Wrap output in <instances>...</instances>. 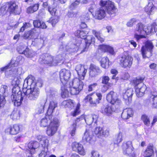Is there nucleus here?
<instances>
[{
	"mask_svg": "<svg viewBox=\"0 0 157 157\" xmlns=\"http://www.w3.org/2000/svg\"><path fill=\"white\" fill-rule=\"evenodd\" d=\"M75 70L80 78L83 79L87 71V69L84 66L79 64L76 66Z\"/></svg>",
	"mask_w": 157,
	"mask_h": 157,
	"instance_id": "aec40b11",
	"label": "nucleus"
},
{
	"mask_svg": "<svg viewBox=\"0 0 157 157\" xmlns=\"http://www.w3.org/2000/svg\"><path fill=\"white\" fill-rule=\"evenodd\" d=\"M106 99L112 105H117L118 97L117 94L113 91H111L106 96Z\"/></svg>",
	"mask_w": 157,
	"mask_h": 157,
	"instance_id": "dca6fc26",
	"label": "nucleus"
},
{
	"mask_svg": "<svg viewBox=\"0 0 157 157\" xmlns=\"http://www.w3.org/2000/svg\"><path fill=\"white\" fill-rule=\"evenodd\" d=\"M71 73L69 70L63 69L59 72L61 81L63 85L68 84L67 81L69 79Z\"/></svg>",
	"mask_w": 157,
	"mask_h": 157,
	"instance_id": "ddd939ff",
	"label": "nucleus"
},
{
	"mask_svg": "<svg viewBox=\"0 0 157 157\" xmlns=\"http://www.w3.org/2000/svg\"><path fill=\"white\" fill-rule=\"evenodd\" d=\"M44 55H42L40 58L39 60L41 62V63L47 64L50 66H56L58 63L60 62L62 60V58L59 59V56L54 57L52 56L47 55L45 56V58L43 59Z\"/></svg>",
	"mask_w": 157,
	"mask_h": 157,
	"instance_id": "423d86ee",
	"label": "nucleus"
},
{
	"mask_svg": "<svg viewBox=\"0 0 157 157\" xmlns=\"http://www.w3.org/2000/svg\"><path fill=\"white\" fill-rule=\"evenodd\" d=\"M19 117V112L17 110H14L10 115L11 118L13 120L18 119Z\"/></svg>",
	"mask_w": 157,
	"mask_h": 157,
	"instance_id": "864d4df0",
	"label": "nucleus"
},
{
	"mask_svg": "<svg viewBox=\"0 0 157 157\" xmlns=\"http://www.w3.org/2000/svg\"><path fill=\"white\" fill-rule=\"evenodd\" d=\"M91 157H99L100 154L98 152L94 151H93L91 152Z\"/></svg>",
	"mask_w": 157,
	"mask_h": 157,
	"instance_id": "774afa93",
	"label": "nucleus"
},
{
	"mask_svg": "<svg viewBox=\"0 0 157 157\" xmlns=\"http://www.w3.org/2000/svg\"><path fill=\"white\" fill-rule=\"evenodd\" d=\"M20 81L17 77L14 78L11 82V84L13 86L12 89V94L10 98L14 105L18 106H20L22 100L21 92L20 91L18 86Z\"/></svg>",
	"mask_w": 157,
	"mask_h": 157,
	"instance_id": "f257e3e1",
	"label": "nucleus"
},
{
	"mask_svg": "<svg viewBox=\"0 0 157 157\" xmlns=\"http://www.w3.org/2000/svg\"><path fill=\"white\" fill-rule=\"evenodd\" d=\"M72 148L73 151H78L81 155H84L85 154V150L82 145L76 142L73 143Z\"/></svg>",
	"mask_w": 157,
	"mask_h": 157,
	"instance_id": "412c9836",
	"label": "nucleus"
},
{
	"mask_svg": "<svg viewBox=\"0 0 157 157\" xmlns=\"http://www.w3.org/2000/svg\"><path fill=\"white\" fill-rule=\"evenodd\" d=\"M71 85L81 90L83 88V84L82 81L79 78H76L73 79Z\"/></svg>",
	"mask_w": 157,
	"mask_h": 157,
	"instance_id": "7c9ffc66",
	"label": "nucleus"
},
{
	"mask_svg": "<svg viewBox=\"0 0 157 157\" xmlns=\"http://www.w3.org/2000/svg\"><path fill=\"white\" fill-rule=\"evenodd\" d=\"M80 106V103H78L76 105L75 110H73L71 113V115L73 117H75L78 115L80 113L79 108Z\"/></svg>",
	"mask_w": 157,
	"mask_h": 157,
	"instance_id": "8fccbe9b",
	"label": "nucleus"
},
{
	"mask_svg": "<svg viewBox=\"0 0 157 157\" xmlns=\"http://www.w3.org/2000/svg\"><path fill=\"white\" fill-rule=\"evenodd\" d=\"M52 115H49L46 113L45 117L41 119L40 121V126L42 127H48L50 122L53 121L52 119Z\"/></svg>",
	"mask_w": 157,
	"mask_h": 157,
	"instance_id": "b1692460",
	"label": "nucleus"
},
{
	"mask_svg": "<svg viewBox=\"0 0 157 157\" xmlns=\"http://www.w3.org/2000/svg\"><path fill=\"white\" fill-rule=\"evenodd\" d=\"M23 87V93L29 100H35L38 98L40 93L38 87H32L29 85L27 88Z\"/></svg>",
	"mask_w": 157,
	"mask_h": 157,
	"instance_id": "7ed1b4c3",
	"label": "nucleus"
},
{
	"mask_svg": "<svg viewBox=\"0 0 157 157\" xmlns=\"http://www.w3.org/2000/svg\"><path fill=\"white\" fill-rule=\"evenodd\" d=\"M57 95V92L53 89H51L47 91V99L49 98L53 99L56 98Z\"/></svg>",
	"mask_w": 157,
	"mask_h": 157,
	"instance_id": "58836bf2",
	"label": "nucleus"
},
{
	"mask_svg": "<svg viewBox=\"0 0 157 157\" xmlns=\"http://www.w3.org/2000/svg\"><path fill=\"white\" fill-rule=\"evenodd\" d=\"M100 63L101 67L105 69L108 68L109 65V61L107 57L102 58L100 61Z\"/></svg>",
	"mask_w": 157,
	"mask_h": 157,
	"instance_id": "c03bdc74",
	"label": "nucleus"
},
{
	"mask_svg": "<svg viewBox=\"0 0 157 157\" xmlns=\"http://www.w3.org/2000/svg\"><path fill=\"white\" fill-rule=\"evenodd\" d=\"M75 1V2L72 3L70 6V8L71 10H73L80 3V0H73Z\"/></svg>",
	"mask_w": 157,
	"mask_h": 157,
	"instance_id": "bf43d9fd",
	"label": "nucleus"
},
{
	"mask_svg": "<svg viewBox=\"0 0 157 157\" xmlns=\"http://www.w3.org/2000/svg\"><path fill=\"white\" fill-rule=\"evenodd\" d=\"M144 10L148 15H150L154 13L156 8L152 2H150L144 8Z\"/></svg>",
	"mask_w": 157,
	"mask_h": 157,
	"instance_id": "c85d7f7f",
	"label": "nucleus"
},
{
	"mask_svg": "<svg viewBox=\"0 0 157 157\" xmlns=\"http://www.w3.org/2000/svg\"><path fill=\"white\" fill-rule=\"evenodd\" d=\"M106 15L105 10L102 7L95 11L94 17L98 20H101L105 17Z\"/></svg>",
	"mask_w": 157,
	"mask_h": 157,
	"instance_id": "cd10ccee",
	"label": "nucleus"
},
{
	"mask_svg": "<svg viewBox=\"0 0 157 157\" xmlns=\"http://www.w3.org/2000/svg\"><path fill=\"white\" fill-rule=\"evenodd\" d=\"M89 69V75L91 78L96 77L101 72V71L100 67L93 64L90 65Z\"/></svg>",
	"mask_w": 157,
	"mask_h": 157,
	"instance_id": "4468645a",
	"label": "nucleus"
},
{
	"mask_svg": "<svg viewBox=\"0 0 157 157\" xmlns=\"http://www.w3.org/2000/svg\"><path fill=\"white\" fill-rule=\"evenodd\" d=\"M71 84H69L68 86V88L69 90L70 93L71 95H76L78 94L81 91L80 90H79L78 89L74 87L73 86L71 87Z\"/></svg>",
	"mask_w": 157,
	"mask_h": 157,
	"instance_id": "09e8293b",
	"label": "nucleus"
},
{
	"mask_svg": "<svg viewBox=\"0 0 157 157\" xmlns=\"http://www.w3.org/2000/svg\"><path fill=\"white\" fill-rule=\"evenodd\" d=\"M8 94V87L5 85H2L0 88V95L4 96L5 98Z\"/></svg>",
	"mask_w": 157,
	"mask_h": 157,
	"instance_id": "49530a36",
	"label": "nucleus"
},
{
	"mask_svg": "<svg viewBox=\"0 0 157 157\" xmlns=\"http://www.w3.org/2000/svg\"><path fill=\"white\" fill-rule=\"evenodd\" d=\"M144 25L142 23H138L136 25V31L138 32V33L143 34H146L145 32L146 30H144Z\"/></svg>",
	"mask_w": 157,
	"mask_h": 157,
	"instance_id": "79ce46f5",
	"label": "nucleus"
},
{
	"mask_svg": "<svg viewBox=\"0 0 157 157\" xmlns=\"http://www.w3.org/2000/svg\"><path fill=\"white\" fill-rule=\"evenodd\" d=\"M39 6V4H35L30 6L27 9V13H33L38 10Z\"/></svg>",
	"mask_w": 157,
	"mask_h": 157,
	"instance_id": "a18cd8bd",
	"label": "nucleus"
},
{
	"mask_svg": "<svg viewBox=\"0 0 157 157\" xmlns=\"http://www.w3.org/2000/svg\"><path fill=\"white\" fill-rule=\"evenodd\" d=\"M6 103V100L5 97L0 95V109L4 107Z\"/></svg>",
	"mask_w": 157,
	"mask_h": 157,
	"instance_id": "13d9d810",
	"label": "nucleus"
},
{
	"mask_svg": "<svg viewBox=\"0 0 157 157\" xmlns=\"http://www.w3.org/2000/svg\"><path fill=\"white\" fill-rule=\"evenodd\" d=\"M8 10V7H7L6 5L3 6L0 9V15L3 16L4 14H5L7 12Z\"/></svg>",
	"mask_w": 157,
	"mask_h": 157,
	"instance_id": "052dcab7",
	"label": "nucleus"
},
{
	"mask_svg": "<svg viewBox=\"0 0 157 157\" xmlns=\"http://www.w3.org/2000/svg\"><path fill=\"white\" fill-rule=\"evenodd\" d=\"M58 21V18L57 17H52L49 21V22L53 26H54Z\"/></svg>",
	"mask_w": 157,
	"mask_h": 157,
	"instance_id": "4d7b16f0",
	"label": "nucleus"
},
{
	"mask_svg": "<svg viewBox=\"0 0 157 157\" xmlns=\"http://www.w3.org/2000/svg\"><path fill=\"white\" fill-rule=\"evenodd\" d=\"M20 126L18 124H14L13 126H9L5 130L6 133L8 134L16 135L20 131Z\"/></svg>",
	"mask_w": 157,
	"mask_h": 157,
	"instance_id": "2eb2a0df",
	"label": "nucleus"
},
{
	"mask_svg": "<svg viewBox=\"0 0 157 157\" xmlns=\"http://www.w3.org/2000/svg\"><path fill=\"white\" fill-rule=\"evenodd\" d=\"M14 61L13 60H11L10 63L7 66L1 68V70L2 71H6V70L9 69L11 67H13L14 66Z\"/></svg>",
	"mask_w": 157,
	"mask_h": 157,
	"instance_id": "6e6d98bb",
	"label": "nucleus"
},
{
	"mask_svg": "<svg viewBox=\"0 0 157 157\" xmlns=\"http://www.w3.org/2000/svg\"><path fill=\"white\" fill-rule=\"evenodd\" d=\"M100 6L105 8L106 10L107 13L109 15L114 14L117 10V8L115 7L114 3L109 1H100L99 3Z\"/></svg>",
	"mask_w": 157,
	"mask_h": 157,
	"instance_id": "6e6552de",
	"label": "nucleus"
},
{
	"mask_svg": "<svg viewBox=\"0 0 157 157\" xmlns=\"http://www.w3.org/2000/svg\"><path fill=\"white\" fill-rule=\"evenodd\" d=\"M78 118H80L81 120L79 122L80 124H82V122L85 121L87 124L90 125L94 121V123H96L98 118V116L95 114L88 115L86 116L85 117L84 116H82Z\"/></svg>",
	"mask_w": 157,
	"mask_h": 157,
	"instance_id": "f8f14e48",
	"label": "nucleus"
},
{
	"mask_svg": "<svg viewBox=\"0 0 157 157\" xmlns=\"http://www.w3.org/2000/svg\"><path fill=\"white\" fill-rule=\"evenodd\" d=\"M39 146V143L36 141H31L28 144V150L30 152L27 157H33L32 154L35 153L36 149Z\"/></svg>",
	"mask_w": 157,
	"mask_h": 157,
	"instance_id": "f3484780",
	"label": "nucleus"
},
{
	"mask_svg": "<svg viewBox=\"0 0 157 157\" xmlns=\"http://www.w3.org/2000/svg\"><path fill=\"white\" fill-rule=\"evenodd\" d=\"M154 47L150 41H146L145 45L142 46L140 51L143 58H149L152 56Z\"/></svg>",
	"mask_w": 157,
	"mask_h": 157,
	"instance_id": "39448f33",
	"label": "nucleus"
},
{
	"mask_svg": "<svg viewBox=\"0 0 157 157\" xmlns=\"http://www.w3.org/2000/svg\"><path fill=\"white\" fill-rule=\"evenodd\" d=\"M46 102H44L43 103H42L40 105L39 107V108L37 109L38 113H42L44 111V105L46 103Z\"/></svg>",
	"mask_w": 157,
	"mask_h": 157,
	"instance_id": "69168bd1",
	"label": "nucleus"
},
{
	"mask_svg": "<svg viewBox=\"0 0 157 157\" xmlns=\"http://www.w3.org/2000/svg\"><path fill=\"white\" fill-rule=\"evenodd\" d=\"M59 126V121L56 118H54L48 126L46 133L49 136H53L56 132Z\"/></svg>",
	"mask_w": 157,
	"mask_h": 157,
	"instance_id": "1a4fd4ad",
	"label": "nucleus"
},
{
	"mask_svg": "<svg viewBox=\"0 0 157 157\" xmlns=\"http://www.w3.org/2000/svg\"><path fill=\"white\" fill-rule=\"evenodd\" d=\"M38 34L36 29L33 28L27 32H25L23 35V37L25 39H35V37L37 36Z\"/></svg>",
	"mask_w": 157,
	"mask_h": 157,
	"instance_id": "4be33fe9",
	"label": "nucleus"
},
{
	"mask_svg": "<svg viewBox=\"0 0 157 157\" xmlns=\"http://www.w3.org/2000/svg\"><path fill=\"white\" fill-rule=\"evenodd\" d=\"M31 26L32 25L30 23H25L20 29V32H22L24 31L25 29L30 28L31 27Z\"/></svg>",
	"mask_w": 157,
	"mask_h": 157,
	"instance_id": "680f3d73",
	"label": "nucleus"
},
{
	"mask_svg": "<svg viewBox=\"0 0 157 157\" xmlns=\"http://www.w3.org/2000/svg\"><path fill=\"white\" fill-rule=\"evenodd\" d=\"M23 48L22 46H21L17 48V50L19 53L23 54L28 58H31L35 56V52L32 50L29 49L28 48H26L25 50H23V51L22 50H20V48Z\"/></svg>",
	"mask_w": 157,
	"mask_h": 157,
	"instance_id": "393cba45",
	"label": "nucleus"
},
{
	"mask_svg": "<svg viewBox=\"0 0 157 157\" xmlns=\"http://www.w3.org/2000/svg\"><path fill=\"white\" fill-rule=\"evenodd\" d=\"M92 135L90 131L86 130L82 137V141L84 142H87L91 143Z\"/></svg>",
	"mask_w": 157,
	"mask_h": 157,
	"instance_id": "473e14b6",
	"label": "nucleus"
},
{
	"mask_svg": "<svg viewBox=\"0 0 157 157\" xmlns=\"http://www.w3.org/2000/svg\"><path fill=\"white\" fill-rule=\"evenodd\" d=\"M113 105H103L101 108V112L104 115L110 116L112 114L113 112L116 111V109L113 108Z\"/></svg>",
	"mask_w": 157,
	"mask_h": 157,
	"instance_id": "5701e85b",
	"label": "nucleus"
},
{
	"mask_svg": "<svg viewBox=\"0 0 157 157\" xmlns=\"http://www.w3.org/2000/svg\"><path fill=\"white\" fill-rule=\"evenodd\" d=\"M133 58L129 55H123L120 58V64L124 68H130L132 64Z\"/></svg>",
	"mask_w": 157,
	"mask_h": 157,
	"instance_id": "9b49d317",
	"label": "nucleus"
},
{
	"mask_svg": "<svg viewBox=\"0 0 157 157\" xmlns=\"http://www.w3.org/2000/svg\"><path fill=\"white\" fill-rule=\"evenodd\" d=\"M91 15H90V13H86L84 15L80 17L81 21H84L87 22L90 20Z\"/></svg>",
	"mask_w": 157,
	"mask_h": 157,
	"instance_id": "3c124183",
	"label": "nucleus"
},
{
	"mask_svg": "<svg viewBox=\"0 0 157 157\" xmlns=\"http://www.w3.org/2000/svg\"><path fill=\"white\" fill-rule=\"evenodd\" d=\"M95 38L92 36H87L85 40L79 39L75 44L73 45L74 48L73 52H77L79 51L81 53L87 51L89 45L95 42Z\"/></svg>",
	"mask_w": 157,
	"mask_h": 157,
	"instance_id": "f03ea898",
	"label": "nucleus"
},
{
	"mask_svg": "<svg viewBox=\"0 0 157 157\" xmlns=\"http://www.w3.org/2000/svg\"><path fill=\"white\" fill-rule=\"evenodd\" d=\"M48 10L52 16H56L57 15L56 12V10L55 8H52L48 7Z\"/></svg>",
	"mask_w": 157,
	"mask_h": 157,
	"instance_id": "0e129e2a",
	"label": "nucleus"
},
{
	"mask_svg": "<svg viewBox=\"0 0 157 157\" xmlns=\"http://www.w3.org/2000/svg\"><path fill=\"white\" fill-rule=\"evenodd\" d=\"M109 80V78L108 76H105L102 77V83L105 85H107L108 83V82Z\"/></svg>",
	"mask_w": 157,
	"mask_h": 157,
	"instance_id": "338daca9",
	"label": "nucleus"
},
{
	"mask_svg": "<svg viewBox=\"0 0 157 157\" xmlns=\"http://www.w3.org/2000/svg\"><path fill=\"white\" fill-rule=\"evenodd\" d=\"M149 97L151 98L152 104L154 107H157V91L151 92Z\"/></svg>",
	"mask_w": 157,
	"mask_h": 157,
	"instance_id": "ea45409f",
	"label": "nucleus"
},
{
	"mask_svg": "<svg viewBox=\"0 0 157 157\" xmlns=\"http://www.w3.org/2000/svg\"><path fill=\"white\" fill-rule=\"evenodd\" d=\"M68 86L69 84H65L63 85V86L61 87V96L63 98L69 97L70 92L68 88Z\"/></svg>",
	"mask_w": 157,
	"mask_h": 157,
	"instance_id": "c9c22d12",
	"label": "nucleus"
},
{
	"mask_svg": "<svg viewBox=\"0 0 157 157\" xmlns=\"http://www.w3.org/2000/svg\"><path fill=\"white\" fill-rule=\"evenodd\" d=\"M99 49L101 50L103 52H108L112 55H114L115 54V52L113 48L109 45H100L99 46Z\"/></svg>",
	"mask_w": 157,
	"mask_h": 157,
	"instance_id": "f704fd0d",
	"label": "nucleus"
},
{
	"mask_svg": "<svg viewBox=\"0 0 157 157\" xmlns=\"http://www.w3.org/2000/svg\"><path fill=\"white\" fill-rule=\"evenodd\" d=\"M133 89L130 88L128 89L123 95V98L127 102H130L132 99V96L133 94Z\"/></svg>",
	"mask_w": 157,
	"mask_h": 157,
	"instance_id": "2f4dec72",
	"label": "nucleus"
},
{
	"mask_svg": "<svg viewBox=\"0 0 157 157\" xmlns=\"http://www.w3.org/2000/svg\"><path fill=\"white\" fill-rule=\"evenodd\" d=\"M154 146L152 144H149L144 152L145 157H154Z\"/></svg>",
	"mask_w": 157,
	"mask_h": 157,
	"instance_id": "bb28decb",
	"label": "nucleus"
},
{
	"mask_svg": "<svg viewBox=\"0 0 157 157\" xmlns=\"http://www.w3.org/2000/svg\"><path fill=\"white\" fill-rule=\"evenodd\" d=\"M157 31V25L155 23H153L151 25L147 27L145 32L147 35L150 33H153Z\"/></svg>",
	"mask_w": 157,
	"mask_h": 157,
	"instance_id": "4c0bfd02",
	"label": "nucleus"
},
{
	"mask_svg": "<svg viewBox=\"0 0 157 157\" xmlns=\"http://www.w3.org/2000/svg\"><path fill=\"white\" fill-rule=\"evenodd\" d=\"M144 78H140L134 80V83L135 85L136 93L137 96L138 97L143 96L146 89V86L142 82Z\"/></svg>",
	"mask_w": 157,
	"mask_h": 157,
	"instance_id": "20e7f679",
	"label": "nucleus"
},
{
	"mask_svg": "<svg viewBox=\"0 0 157 157\" xmlns=\"http://www.w3.org/2000/svg\"><path fill=\"white\" fill-rule=\"evenodd\" d=\"M134 111L132 109L128 108L124 109L122 113V118L124 119H127L133 117Z\"/></svg>",
	"mask_w": 157,
	"mask_h": 157,
	"instance_id": "a878e982",
	"label": "nucleus"
},
{
	"mask_svg": "<svg viewBox=\"0 0 157 157\" xmlns=\"http://www.w3.org/2000/svg\"><path fill=\"white\" fill-rule=\"evenodd\" d=\"M123 153L125 155L129 156L135 154L134 148L131 141H129L123 143L122 145Z\"/></svg>",
	"mask_w": 157,
	"mask_h": 157,
	"instance_id": "9d476101",
	"label": "nucleus"
},
{
	"mask_svg": "<svg viewBox=\"0 0 157 157\" xmlns=\"http://www.w3.org/2000/svg\"><path fill=\"white\" fill-rule=\"evenodd\" d=\"M151 99V98L149 96L146 100H144V105L146 107H149L151 105L152 107L156 108V107H154Z\"/></svg>",
	"mask_w": 157,
	"mask_h": 157,
	"instance_id": "603ef678",
	"label": "nucleus"
},
{
	"mask_svg": "<svg viewBox=\"0 0 157 157\" xmlns=\"http://www.w3.org/2000/svg\"><path fill=\"white\" fill-rule=\"evenodd\" d=\"M29 85L32 87H41L42 83L40 80L36 82L34 77L32 75H29L24 80L23 87L27 88Z\"/></svg>",
	"mask_w": 157,
	"mask_h": 157,
	"instance_id": "0eeeda50",
	"label": "nucleus"
},
{
	"mask_svg": "<svg viewBox=\"0 0 157 157\" xmlns=\"http://www.w3.org/2000/svg\"><path fill=\"white\" fill-rule=\"evenodd\" d=\"M62 105L66 107H69L72 109L75 107L74 101L71 99H68L63 101L62 102Z\"/></svg>",
	"mask_w": 157,
	"mask_h": 157,
	"instance_id": "a19ab883",
	"label": "nucleus"
},
{
	"mask_svg": "<svg viewBox=\"0 0 157 157\" xmlns=\"http://www.w3.org/2000/svg\"><path fill=\"white\" fill-rule=\"evenodd\" d=\"M81 120L80 118H77L73 123L71 126V130L70 132V134L71 136H73L75 135L76 127H78L80 125L79 122Z\"/></svg>",
	"mask_w": 157,
	"mask_h": 157,
	"instance_id": "e433bc0d",
	"label": "nucleus"
},
{
	"mask_svg": "<svg viewBox=\"0 0 157 157\" xmlns=\"http://www.w3.org/2000/svg\"><path fill=\"white\" fill-rule=\"evenodd\" d=\"M94 132L95 134L99 138H101V136L107 137L109 135V129L104 130L102 127H96Z\"/></svg>",
	"mask_w": 157,
	"mask_h": 157,
	"instance_id": "6ab92c4d",
	"label": "nucleus"
},
{
	"mask_svg": "<svg viewBox=\"0 0 157 157\" xmlns=\"http://www.w3.org/2000/svg\"><path fill=\"white\" fill-rule=\"evenodd\" d=\"M57 106V103L55 101H50L47 113L49 115H52V114L56 108Z\"/></svg>",
	"mask_w": 157,
	"mask_h": 157,
	"instance_id": "72a5a7b5",
	"label": "nucleus"
},
{
	"mask_svg": "<svg viewBox=\"0 0 157 157\" xmlns=\"http://www.w3.org/2000/svg\"><path fill=\"white\" fill-rule=\"evenodd\" d=\"M89 32L88 29H85L84 30H77L75 33V35L78 37H80L81 39H83L84 40L86 38V36Z\"/></svg>",
	"mask_w": 157,
	"mask_h": 157,
	"instance_id": "c756f323",
	"label": "nucleus"
},
{
	"mask_svg": "<svg viewBox=\"0 0 157 157\" xmlns=\"http://www.w3.org/2000/svg\"><path fill=\"white\" fill-rule=\"evenodd\" d=\"M8 10L11 14H19L20 13V10L16 3L13 2H10L8 4Z\"/></svg>",
	"mask_w": 157,
	"mask_h": 157,
	"instance_id": "a211bd4d",
	"label": "nucleus"
},
{
	"mask_svg": "<svg viewBox=\"0 0 157 157\" xmlns=\"http://www.w3.org/2000/svg\"><path fill=\"white\" fill-rule=\"evenodd\" d=\"M136 21V19L135 18H132L129 20L127 23L126 25L129 27L132 26L133 24Z\"/></svg>",
	"mask_w": 157,
	"mask_h": 157,
	"instance_id": "e2e57ef3",
	"label": "nucleus"
},
{
	"mask_svg": "<svg viewBox=\"0 0 157 157\" xmlns=\"http://www.w3.org/2000/svg\"><path fill=\"white\" fill-rule=\"evenodd\" d=\"M141 119L145 125L147 126H149L150 122L149 118L146 115H142Z\"/></svg>",
	"mask_w": 157,
	"mask_h": 157,
	"instance_id": "5fc2aeb1",
	"label": "nucleus"
},
{
	"mask_svg": "<svg viewBox=\"0 0 157 157\" xmlns=\"http://www.w3.org/2000/svg\"><path fill=\"white\" fill-rule=\"evenodd\" d=\"M84 100L86 102L88 101L90 104V105L92 106H96L97 104L99 103V101L98 99H96L95 101H93L92 100V98L90 97V95H87L84 98Z\"/></svg>",
	"mask_w": 157,
	"mask_h": 157,
	"instance_id": "37998d69",
	"label": "nucleus"
},
{
	"mask_svg": "<svg viewBox=\"0 0 157 157\" xmlns=\"http://www.w3.org/2000/svg\"><path fill=\"white\" fill-rule=\"evenodd\" d=\"M92 33L94 34L95 37L101 42H102L104 40V38L101 36V33L99 31H97L95 30L92 31Z\"/></svg>",
	"mask_w": 157,
	"mask_h": 157,
	"instance_id": "de8ad7c7",
	"label": "nucleus"
}]
</instances>
